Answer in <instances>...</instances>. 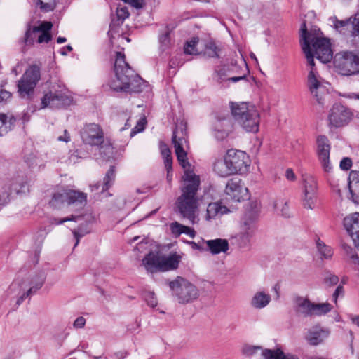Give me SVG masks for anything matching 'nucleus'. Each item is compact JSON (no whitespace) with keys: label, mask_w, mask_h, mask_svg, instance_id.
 <instances>
[{"label":"nucleus","mask_w":359,"mask_h":359,"mask_svg":"<svg viewBox=\"0 0 359 359\" xmlns=\"http://www.w3.org/2000/svg\"><path fill=\"white\" fill-rule=\"evenodd\" d=\"M172 142L177 161L184 169L182 194L178 197L176 205L180 215L188 219L192 224L196 222L198 210L196 193L200 185L199 176L191 169V165L187 161L189 144L187 140L186 123L181 121L173 132Z\"/></svg>","instance_id":"1"},{"label":"nucleus","mask_w":359,"mask_h":359,"mask_svg":"<svg viewBox=\"0 0 359 359\" xmlns=\"http://www.w3.org/2000/svg\"><path fill=\"white\" fill-rule=\"evenodd\" d=\"M300 32L302 48L311 67L315 65L314 56L323 63L329 62L332 59L333 53L330 41L323 36L320 29L313 27L308 32L306 23L304 22Z\"/></svg>","instance_id":"2"},{"label":"nucleus","mask_w":359,"mask_h":359,"mask_svg":"<svg viewBox=\"0 0 359 359\" xmlns=\"http://www.w3.org/2000/svg\"><path fill=\"white\" fill-rule=\"evenodd\" d=\"M114 72V76L107 83L111 90L129 93H140L149 90L147 81L135 74L126 62L125 55L121 52L116 53Z\"/></svg>","instance_id":"3"},{"label":"nucleus","mask_w":359,"mask_h":359,"mask_svg":"<svg viewBox=\"0 0 359 359\" xmlns=\"http://www.w3.org/2000/svg\"><path fill=\"white\" fill-rule=\"evenodd\" d=\"M46 276L44 271H39L25 278H18L10 285L8 294H16L18 297L17 303L20 304L43 286Z\"/></svg>","instance_id":"4"},{"label":"nucleus","mask_w":359,"mask_h":359,"mask_svg":"<svg viewBox=\"0 0 359 359\" xmlns=\"http://www.w3.org/2000/svg\"><path fill=\"white\" fill-rule=\"evenodd\" d=\"M231 109L235 120L245 131H259L260 115L254 106L246 102L231 103Z\"/></svg>","instance_id":"5"},{"label":"nucleus","mask_w":359,"mask_h":359,"mask_svg":"<svg viewBox=\"0 0 359 359\" xmlns=\"http://www.w3.org/2000/svg\"><path fill=\"white\" fill-rule=\"evenodd\" d=\"M180 260L181 256L176 252L166 256L156 252L148 253L143 259L142 264L148 271L154 273L176 269Z\"/></svg>","instance_id":"6"},{"label":"nucleus","mask_w":359,"mask_h":359,"mask_svg":"<svg viewBox=\"0 0 359 359\" xmlns=\"http://www.w3.org/2000/svg\"><path fill=\"white\" fill-rule=\"evenodd\" d=\"M259 208L255 205L245 212L240 226V231L233 238L243 247L247 245L257 229V222L259 216Z\"/></svg>","instance_id":"7"},{"label":"nucleus","mask_w":359,"mask_h":359,"mask_svg":"<svg viewBox=\"0 0 359 359\" xmlns=\"http://www.w3.org/2000/svg\"><path fill=\"white\" fill-rule=\"evenodd\" d=\"M334 65L344 76L359 74V52L341 51L334 57Z\"/></svg>","instance_id":"8"},{"label":"nucleus","mask_w":359,"mask_h":359,"mask_svg":"<svg viewBox=\"0 0 359 359\" xmlns=\"http://www.w3.org/2000/svg\"><path fill=\"white\" fill-rule=\"evenodd\" d=\"M172 294L180 303H189L198 297V290L187 280L177 277L169 283Z\"/></svg>","instance_id":"9"},{"label":"nucleus","mask_w":359,"mask_h":359,"mask_svg":"<svg viewBox=\"0 0 359 359\" xmlns=\"http://www.w3.org/2000/svg\"><path fill=\"white\" fill-rule=\"evenodd\" d=\"M87 202L86 194L74 190H63L55 193L50 201L51 206L58 208L61 205H74L78 209L83 208Z\"/></svg>","instance_id":"10"},{"label":"nucleus","mask_w":359,"mask_h":359,"mask_svg":"<svg viewBox=\"0 0 359 359\" xmlns=\"http://www.w3.org/2000/svg\"><path fill=\"white\" fill-rule=\"evenodd\" d=\"M52 26V23L47 21L41 22L39 26L28 25L24 37L25 43L33 45L35 42L48 43L51 40L49 31Z\"/></svg>","instance_id":"11"},{"label":"nucleus","mask_w":359,"mask_h":359,"mask_svg":"<svg viewBox=\"0 0 359 359\" xmlns=\"http://www.w3.org/2000/svg\"><path fill=\"white\" fill-rule=\"evenodd\" d=\"M41 77L40 69L36 65L30 66L18 83V91L22 98L28 97L34 91Z\"/></svg>","instance_id":"12"},{"label":"nucleus","mask_w":359,"mask_h":359,"mask_svg":"<svg viewBox=\"0 0 359 359\" xmlns=\"http://www.w3.org/2000/svg\"><path fill=\"white\" fill-rule=\"evenodd\" d=\"M308 86L312 95L316 98L317 102L323 104L328 94V90L326 87V83L319 76L314 67H311L308 74Z\"/></svg>","instance_id":"13"},{"label":"nucleus","mask_w":359,"mask_h":359,"mask_svg":"<svg viewBox=\"0 0 359 359\" xmlns=\"http://www.w3.org/2000/svg\"><path fill=\"white\" fill-rule=\"evenodd\" d=\"M225 156L235 174L246 172L250 165L249 156L241 150L229 149Z\"/></svg>","instance_id":"14"},{"label":"nucleus","mask_w":359,"mask_h":359,"mask_svg":"<svg viewBox=\"0 0 359 359\" xmlns=\"http://www.w3.org/2000/svg\"><path fill=\"white\" fill-rule=\"evenodd\" d=\"M353 113L344 105L336 104L330 109L328 115L330 127L339 128L347 125L352 119Z\"/></svg>","instance_id":"15"},{"label":"nucleus","mask_w":359,"mask_h":359,"mask_svg":"<svg viewBox=\"0 0 359 359\" xmlns=\"http://www.w3.org/2000/svg\"><path fill=\"white\" fill-rule=\"evenodd\" d=\"M318 182L310 175L303 177V205L305 208L313 209L317 199Z\"/></svg>","instance_id":"16"},{"label":"nucleus","mask_w":359,"mask_h":359,"mask_svg":"<svg viewBox=\"0 0 359 359\" xmlns=\"http://www.w3.org/2000/svg\"><path fill=\"white\" fill-rule=\"evenodd\" d=\"M316 153L318 159L324 172L330 173L332 170V165L330 159V144L328 138L325 135H318L316 139Z\"/></svg>","instance_id":"17"},{"label":"nucleus","mask_w":359,"mask_h":359,"mask_svg":"<svg viewBox=\"0 0 359 359\" xmlns=\"http://www.w3.org/2000/svg\"><path fill=\"white\" fill-rule=\"evenodd\" d=\"M81 136L85 144L91 146H99L104 141L102 129L95 123L86 125L81 133Z\"/></svg>","instance_id":"18"},{"label":"nucleus","mask_w":359,"mask_h":359,"mask_svg":"<svg viewBox=\"0 0 359 359\" xmlns=\"http://www.w3.org/2000/svg\"><path fill=\"white\" fill-rule=\"evenodd\" d=\"M71 99L62 90H52L46 93L41 99V108H60L69 104Z\"/></svg>","instance_id":"19"},{"label":"nucleus","mask_w":359,"mask_h":359,"mask_svg":"<svg viewBox=\"0 0 359 359\" xmlns=\"http://www.w3.org/2000/svg\"><path fill=\"white\" fill-rule=\"evenodd\" d=\"M225 193L230 199L236 202L248 197V189L238 178H232L227 182Z\"/></svg>","instance_id":"20"},{"label":"nucleus","mask_w":359,"mask_h":359,"mask_svg":"<svg viewBox=\"0 0 359 359\" xmlns=\"http://www.w3.org/2000/svg\"><path fill=\"white\" fill-rule=\"evenodd\" d=\"M213 135L218 140H225L233 130V125L229 118H217L212 126Z\"/></svg>","instance_id":"21"},{"label":"nucleus","mask_w":359,"mask_h":359,"mask_svg":"<svg viewBox=\"0 0 359 359\" xmlns=\"http://www.w3.org/2000/svg\"><path fill=\"white\" fill-rule=\"evenodd\" d=\"M271 302V294L265 290L256 291L250 302L252 308L260 310L266 308Z\"/></svg>","instance_id":"22"},{"label":"nucleus","mask_w":359,"mask_h":359,"mask_svg":"<svg viewBox=\"0 0 359 359\" xmlns=\"http://www.w3.org/2000/svg\"><path fill=\"white\" fill-rule=\"evenodd\" d=\"M344 225L352 238L359 235V212L346 217L344 219Z\"/></svg>","instance_id":"23"},{"label":"nucleus","mask_w":359,"mask_h":359,"mask_svg":"<svg viewBox=\"0 0 359 359\" xmlns=\"http://www.w3.org/2000/svg\"><path fill=\"white\" fill-rule=\"evenodd\" d=\"M329 335V332L320 327H313L309 330L306 339L311 345L322 343Z\"/></svg>","instance_id":"24"},{"label":"nucleus","mask_w":359,"mask_h":359,"mask_svg":"<svg viewBox=\"0 0 359 359\" xmlns=\"http://www.w3.org/2000/svg\"><path fill=\"white\" fill-rule=\"evenodd\" d=\"M312 304L308 299L298 297L294 299V308L296 312L303 316H312Z\"/></svg>","instance_id":"25"},{"label":"nucleus","mask_w":359,"mask_h":359,"mask_svg":"<svg viewBox=\"0 0 359 359\" xmlns=\"http://www.w3.org/2000/svg\"><path fill=\"white\" fill-rule=\"evenodd\" d=\"M213 170L217 175L222 177L235 174L226 156H224V158L218 159L215 162Z\"/></svg>","instance_id":"26"},{"label":"nucleus","mask_w":359,"mask_h":359,"mask_svg":"<svg viewBox=\"0 0 359 359\" xmlns=\"http://www.w3.org/2000/svg\"><path fill=\"white\" fill-rule=\"evenodd\" d=\"M208 250L213 255L226 252L229 250V243L227 240L222 238H216L205 241Z\"/></svg>","instance_id":"27"},{"label":"nucleus","mask_w":359,"mask_h":359,"mask_svg":"<svg viewBox=\"0 0 359 359\" xmlns=\"http://www.w3.org/2000/svg\"><path fill=\"white\" fill-rule=\"evenodd\" d=\"M264 359H299L294 355L290 353H285L280 348L275 349L265 348L261 353Z\"/></svg>","instance_id":"28"},{"label":"nucleus","mask_w":359,"mask_h":359,"mask_svg":"<svg viewBox=\"0 0 359 359\" xmlns=\"http://www.w3.org/2000/svg\"><path fill=\"white\" fill-rule=\"evenodd\" d=\"M205 219L210 220L221 217L227 213L228 209L226 206L222 205L220 203H211L208 205Z\"/></svg>","instance_id":"29"},{"label":"nucleus","mask_w":359,"mask_h":359,"mask_svg":"<svg viewBox=\"0 0 359 359\" xmlns=\"http://www.w3.org/2000/svg\"><path fill=\"white\" fill-rule=\"evenodd\" d=\"M348 184L352 196L359 199V172L353 170L350 172Z\"/></svg>","instance_id":"30"},{"label":"nucleus","mask_w":359,"mask_h":359,"mask_svg":"<svg viewBox=\"0 0 359 359\" xmlns=\"http://www.w3.org/2000/svg\"><path fill=\"white\" fill-rule=\"evenodd\" d=\"M275 210L285 217L291 216L288 201L285 198H278L273 203Z\"/></svg>","instance_id":"31"},{"label":"nucleus","mask_w":359,"mask_h":359,"mask_svg":"<svg viewBox=\"0 0 359 359\" xmlns=\"http://www.w3.org/2000/svg\"><path fill=\"white\" fill-rule=\"evenodd\" d=\"M15 121V119L13 116L8 118L6 115L0 114V137L11 130Z\"/></svg>","instance_id":"32"},{"label":"nucleus","mask_w":359,"mask_h":359,"mask_svg":"<svg viewBox=\"0 0 359 359\" xmlns=\"http://www.w3.org/2000/svg\"><path fill=\"white\" fill-rule=\"evenodd\" d=\"M316 248L321 259H329L332 258L333 255L332 249L319 238L316 240Z\"/></svg>","instance_id":"33"},{"label":"nucleus","mask_w":359,"mask_h":359,"mask_svg":"<svg viewBox=\"0 0 359 359\" xmlns=\"http://www.w3.org/2000/svg\"><path fill=\"white\" fill-rule=\"evenodd\" d=\"M201 45L198 38H193L191 41H187L184 48V53L188 55H198L202 51L198 48Z\"/></svg>","instance_id":"34"},{"label":"nucleus","mask_w":359,"mask_h":359,"mask_svg":"<svg viewBox=\"0 0 359 359\" xmlns=\"http://www.w3.org/2000/svg\"><path fill=\"white\" fill-rule=\"evenodd\" d=\"M332 309V306L327 303H320L312 304V316H323L330 312Z\"/></svg>","instance_id":"35"},{"label":"nucleus","mask_w":359,"mask_h":359,"mask_svg":"<svg viewBox=\"0 0 359 359\" xmlns=\"http://www.w3.org/2000/svg\"><path fill=\"white\" fill-rule=\"evenodd\" d=\"M170 32L168 27H165L162 33L159 35V48L162 51L166 50L171 45V40L170 37Z\"/></svg>","instance_id":"36"},{"label":"nucleus","mask_w":359,"mask_h":359,"mask_svg":"<svg viewBox=\"0 0 359 359\" xmlns=\"http://www.w3.org/2000/svg\"><path fill=\"white\" fill-rule=\"evenodd\" d=\"M353 18H351L345 20H339L337 18L333 17L330 18V21L333 23L337 30L344 33L351 25L352 26Z\"/></svg>","instance_id":"37"},{"label":"nucleus","mask_w":359,"mask_h":359,"mask_svg":"<svg viewBox=\"0 0 359 359\" xmlns=\"http://www.w3.org/2000/svg\"><path fill=\"white\" fill-rule=\"evenodd\" d=\"M160 149L161 152V155L164 158L165 167L168 172L170 173V170L171 169V165L172 163V159L170 156L171 152L168 147L165 144H161Z\"/></svg>","instance_id":"38"},{"label":"nucleus","mask_w":359,"mask_h":359,"mask_svg":"<svg viewBox=\"0 0 359 359\" xmlns=\"http://www.w3.org/2000/svg\"><path fill=\"white\" fill-rule=\"evenodd\" d=\"M201 46H204L203 54L209 57H215L218 56L217 48L215 44L212 41L201 43Z\"/></svg>","instance_id":"39"},{"label":"nucleus","mask_w":359,"mask_h":359,"mask_svg":"<svg viewBox=\"0 0 359 359\" xmlns=\"http://www.w3.org/2000/svg\"><path fill=\"white\" fill-rule=\"evenodd\" d=\"M115 178V170L114 167H111L107 172L104 177L102 191L107 190L112 184Z\"/></svg>","instance_id":"40"},{"label":"nucleus","mask_w":359,"mask_h":359,"mask_svg":"<svg viewBox=\"0 0 359 359\" xmlns=\"http://www.w3.org/2000/svg\"><path fill=\"white\" fill-rule=\"evenodd\" d=\"M146 125H147L146 117L144 116H142L137 121L135 126L131 130L130 137H133L137 133L142 132L144 130Z\"/></svg>","instance_id":"41"},{"label":"nucleus","mask_w":359,"mask_h":359,"mask_svg":"<svg viewBox=\"0 0 359 359\" xmlns=\"http://www.w3.org/2000/svg\"><path fill=\"white\" fill-rule=\"evenodd\" d=\"M40 8L45 12L53 11L56 5V0H37Z\"/></svg>","instance_id":"42"},{"label":"nucleus","mask_w":359,"mask_h":359,"mask_svg":"<svg viewBox=\"0 0 359 359\" xmlns=\"http://www.w3.org/2000/svg\"><path fill=\"white\" fill-rule=\"evenodd\" d=\"M144 298L148 306L150 307L154 308L158 304V300L152 292H147L144 294Z\"/></svg>","instance_id":"43"},{"label":"nucleus","mask_w":359,"mask_h":359,"mask_svg":"<svg viewBox=\"0 0 359 359\" xmlns=\"http://www.w3.org/2000/svg\"><path fill=\"white\" fill-rule=\"evenodd\" d=\"M264 349L259 346L245 345L243 348V353L247 356H252L257 353L259 351H263Z\"/></svg>","instance_id":"44"},{"label":"nucleus","mask_w":359,"mask_h":359,"mask_svg":"<svg viewBox=\"0 0 359 359\" xmlns=\"http://www.w3.org/2000/svg\"><path fill=\"white\" fill-rule=\"evenodd\" d=\"M170 230L172 233L175 236L177 237L180 236L182 233H183V231H184L185 226L175 222H172L170 225Z\"/></svg>","instance_id":"45"},{"label":"nucleus","mask_w":359,"mask_h":359,"mask_svg":"<svg viewBox=\"0 0 359 359\" xmlns=\"http://www.w3.org/2000/svg\"><path fill=\"white\" fill-rule=\"evenodd\" d=\"M116 16L118 20L123 22L128 18L129 12L126 6H118L116 8Z\"/></svg>","instance_id":"46"},{"label":"nucleus","mask_w":359,"mask_h":359,"mask_svg":"<svg viewBox=\"0 0 359 359\" xmlns=\"http://www.w3.org/2000/svg\"><path fill=\"white\" fill-rule=\"evenodd\" d=\"M324 282L329 286H333L338 283L339 278L334 274L327 273L324 278Z\"/></svg>","instance_id":"47"},{"label":"nucleus","mask_w":359,"mask_h":359,"mask_svg":"<svg viewBox=\"0 0 359 359\" xmlns=\"http://www.w3.org/2000/svg\"><path fill=\"white\" fill-rule=\"evenodd\" d=\"M27 163L29 164V166L32 168H35L36 167L41 168L44 166L43 162L36 156H34L30 159H29L27 161Z\"/></svg>","instance_id":"48"},{"label":"nucleus","mask_w":359,"mask_h":359,"mask_svg":"<svg viewBox=\"0 0 359 359\" xmlns=\"http://www.w3.org/2000/svg\"><path fill=\"white\" fill-rule=\"evenodd\" d=\"M25 183L22 182L21 180H17L11 184V193L15 192L17 194L22 192V188L25 187Z\"/></svg>","instance_id":"49"},{"label":"nucleus","mask_w":359,"mask_h":359,"mask_svg":"<svg viewBox=\"0 0 359 359\" xmlns=\"http://www.w3.org/2000/svg\"><path fill=\"white\" fill-rule=\"evenodd\" d=\"M89 232V230L83 229L81 228H79L78 230H74L72 233L76 238V243L74 245V247H76L79 244L80 238L84 236L86 234L88 233Z\"/></svg>","instance_id":"50"},{"label":"nucleus","mask_w":359,"mask_h":359,"mask_svg":"<svg viewBox=\"0 0 359 359\" xmlns=\"http://www.w3.org/2000/svg\"><path fill=\"white\" fill-rule=\"evenodd\" d=\"M344 296V290L343 285H339L337 286L334 293L332 294V300L334 304H337V299L339 297H343Z\"/></svg>","instance_id":"51"},{"label":"nucleus","mask_w":359,"mask_h":359,"mask_svg":"<svg viewBox=\"0 0 359 359\" xmlns=\"http://www.w3.org/2000/svg\"><path fill=\"white\" fill-rule=\"evenodd\" d=\"M79 218V217L74 216V215H72L71 217H65V218L62 219L54 218L53 219V221H52V224H53L58 225V224H62L64 222H67V221H75V222H76Z\"/></svg>","instance_id":"52"},{"label":"nucleus","mask_w":359,"mask_h":359,"mask_svg":"<svg viewBox=\"0 0 359 359\" xmlns=\"http://www.w3.org/2000/svg\"><path fill=\"white\" fill-rule=\"evenodd\" d=\"M352 166V161L350 158H344L339 164V167L343 170H348Z\"/></svg>","instance_id":"53"},{"label":"nucleus","mask_w":359,"mask_h":359,"mask_svg":"<svg viewBox=\"0 0 359 359\" xmlns=\"http://www.w3.org/2000/svg\"><path fill=\"white\" fill-rule=\"evenodd\" d=\"M122 1L126 3H128L133 7H135L136 8H141L144 5V0H122Z\"/></svg>","instance_id":"54"},{"label":"nucleus","mask_w":359,"mask_h":359,"mask_svg":"<svg viewBox=\"0 0 359 359\" xmlns=\"http://www.w3.org/2000/svg\"><path fill=\"white\" fill-rule=\"evenodd\" d=\"M86 324V319L83 316L78 317L74 322L73 326L76 329L83 328Z\"/></svg>","instance_id":"55"},{"label":"nucleus","mask_w":359,"mask_h":359,"mask_svg":"<svg viewBox=\"0 0 359 359\" xmlns=\"http://www.w3.org/2000/svg\"><path fill=\"white\" fill-rule=\"evenodd\" d=\"M11 97V93L6 90L0 91V103L6 102Z\"/></svg>","instance_id":"56"},{"label":"nucleus","mask_w":359,"mask_h":359,"mask_svg":"<svg viewBox=\"0 0 359 359\" xmlns=\"http://www.w3.org/2000/svg\"><path fill=\"white\" fill-rule=\"evenodd\" d=\"M285 177L287 180L294 182L296 180L297 177L291 168H288L285 170Z\"/></svg>","instance_id":"57"},{"label":"nucleus","mask_w":359,"mask_h":359,"mask_svg":"<svg viewBox=\"0 0 359 359\" xmlns=\"http://www.w3.org/2000/svg\"><path fill=\"white\" fill-rule=\"evenodd\" d=\"M344 249L346 250L347 255L352 259H358V255H355L353 250V249L348 246H344Z\"/></svg>","instance_id":"58"},{"label":"nucleus","mask_w":359,"mask_h":359,"mask_svg":"<svg viewBox=\"0 0 359 359\" xmlns=\"http://www.w3.org/2000/svg\"><path fill=\"white\" fill-rule=\"evenodd\" d=\"M348 318L351 320L352 324H353L359 327V314L358 315L349 314Z\"/></svg>","instance_id":"59"},{"label":"nucleus","mask_w":359,"mask_h":359,"mask_svg":"<svg viewBox=\"0 0 359 359\" xmlns=\"http://www.w3.org/2000/svg\"><path fill=\"white\" fill-rule=\"evenodd\" d=\"M183 233L187 235L190 238H194L196 235V232L193 229L186 226H185L184 231H183Z\"/></svg>","instance_id":"60"},{"label":"nucleus","mask_w":359,"mask_h":359,"mask_svg":"<svg viewBox=\"0 0 359 359\" xmlns=\"http://www.w3.org/2000/svg\"><path fill=\"white\" fill-rule=\"evenodd\" d=\"M57 140L65 142H68L69 141H70V136L66 130L64 131L63 135H60L57 137Z\"/></svg>","instance_id":"61"},{"label":"nucleus","mask_w":359,"mask_h":359,"mask_svg":"<svg viewBox=\"0 0 359 359\" xmlns=\"http://www.w3.org/2000/svg\"><path fill=\"white\" fill-rule=\"evenodd\" d=\"M344 97L348 99L359 100V93H349L344 95Z\"/></svg>","instance_id":"62"},{"label":"nucleus","mask_w":359,"mask_h":359,"mask_svg":"<svg viewBox=\"0 0 359 359\" xmlns=\"http://www.w3.org/2000/svg\"><path fill=\"white\" fill-rule=\"evenodd\" d=\"M245 78V74H243V75L239 76H232V77L228 78L227 80L231 81L232 82H237V81L244 79Z\"/></svg>","instance_id":"63"},{"label":"nucleus","mask_w":359,"mask_h":359,"mask_svg":"<svg viewBox=\"0 0 359 359\" xmlns=\"http://www.w3.org/2000/svg\"><path fill=\"white\" fill-rule=\"evenodd\" d=\"M147 245V243H144V242H140V243H138V245H137L136 247V250H138V251H140V252H142L143 251V249L146 248V246Z\"/></svg>","instance_id":"64"}]
</instances>
